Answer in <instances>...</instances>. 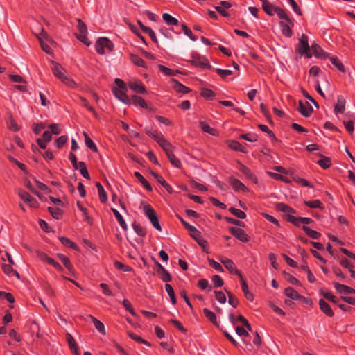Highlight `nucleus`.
I'll use <instances>...</instances> for the list:
<instances>
[{"label":"nucleus","mask_w":355,"mask_h":355,"mask_svg":"<svg viewBox=\"0 0 355 355\" xmlns=\"http://www.w3.org/2000/svg\"><path fill=\"white\" fill-rule=\"evenodd\" d=\"M40 32L36 33L34 31L35 35L40 40L42 50L48 54L51 53V49L47 42H51V37L48 35L47 33L43 28H40Z\"/></svg>","instance_id":"8"},{"label":"nucleus","mask_w":355,"mask_h":355,"mask_svg":"<svg viewBox=\"0 0 355 355\" xmlns=\"http://www.w3.org/2000/svg\"><path fill=\"white\" fill-rule=\"evenodd\" d=\"M331 62L333 65H334L340 71L345 72V69L343 63L340 61V60L335 56L329 57Z\"/></svg>","instance_id":"46"},{"label":"nucleus","mask_w":355,"mask_h":355,"mask_svg":"<svg viewBox=\"0 0 355 355\" xmlns=\"http://www.w3.org/2000/svg\"><path fill=\"white\" fill-rule=\"evenodd\" d=\"M334 288L336 290L340 293L343 294H349V293H355V290L348 286L340 284L339 283H334Z\"/></svg>","instance_id":"25"},{"label":"nucleus","mask_w":355,"mask_h":355,"mask_svg":"<svg viewBox=\"0 0 355 355\" xmlns=\"http://www.w3.org/2000/svg\"><path fill=\"white\" fill-rule=\"evenodd\" d=\"M301 227L306 234L311 239H318L321 236V234L320 232L313 230L306 225H302Z\"/></svg>","instance_id":"33"},{"label":"nucleus","mask_w":355,"mask_h":355,"mask_svg":"<svg viewBox=\"0 0 355 355\" xmlns=\"http://www.w3.org/2000/svg\"><path fill=\"white\" fill-rule=\"evenodd\" d=\"M122 304L124 306V308L130 312V313L132 315L136 317L137 313L135 311V309L132 308L131 303L130 301L127 299H124L122 302Z\"/></svg>","instance_id":"56"},{"label":"nucleus","mask_w":355,"mask_h":355,"mask_svg":"<svg viewBox=\"0 0 355 355\" xmlns=\"http://www.w3.org/2000/svg\"><path fill=\"white\" fill-rule=\"evenodd\" d=\"M77 207L78 209L82 212V216L84 220L87 221L88 223H91V218L88 215L87 209L79 202H77Z\"/></svg>","instance_id":"54"},{"label":"nucleus","mask_w":355,"mask_h":355,"mask_svg":"<svg viewBox=\"0 0 355 355\" xmlns=\"http://www.w3.org/2000/svg\"><path fill=\"white\" fill-rule=\"evenodd\" d=\"M132 227L138 236H144L146 235V232L145 229L139 224L135 223L132 224Z\"/></svg>","instance_id":"57"},{"label":"nucleus","mask_w":355,"mask_h":355,"mask_svg":"<svg viewBox=\"0 0 355 355\" xmlns=\"http://www.w3.org/2000/svg\"><path fill=\"white\" fill-rule=\"evenodd\" d=\"M229 182L232 187L236 191H241L243 192H246L248 191V188L236 178H230Z\"/></svg>","instance_id":"19"},{"label":"nucleus","mask_w":355,"mask_h":355,"mask_svg":"<svg viewBox=\"0 0 355 355\" xmlns=\"http://www.w3.org/2000/svg\"><path fill=\"white\" fill-rule=\"evenodd\" d=\"M113 48V43L107 37H101L95 43V49L100 55L111 52Z\"/></svg>","instance_id":"4"},{"label":"nucleus","mask_w":355,"mask_h":355,"mask_svg":"<svg viewBox=\"0 0 355 355\" xmlns=\"http://www.w3.org/2000/svg\"><path fill=\"white\" fill-rule=\"evenodd\" d=\"M58 258L62 262L63 265L66 268V269L69 271L70 274L73 273V266L67 257H66L63 254L58 253L57 254Z\"/></svg>","instance_id":"27"},{"label":"nucleus","mask_w":355,"mask_h":355,"mask_svg":"<svg viewBox=\"0 0 355 355\" xmlns=\"http://www.w3.org/2000/svg\"><path fill=\"white\" fill-rule=\"evenodd\" d=\"M67 139L68 138L67 136H60V137L55 139L54 144L57 148H61L65 144Z\"/></svg>","instance_id":"63"},{"label":"nucleus","mask_w":355,"mask_h":355,"mask_svg":"<svg viewBox=\"0 0 355 355\" xmlns=\"http://www.w3.org/2000/svg\"><path fill=\"white\" fill-rule=\"evenodd\" d=\"M130 60L137 67L146 68V64L144 60L140 58L139 55L131 54Z\"/></svg>","instance_id":"41"},{"label":"nucleus","mask_w":355,"mask_h":355,"mask_svg":"<svg viewBox=\"0 0 355 355\" xmlns=\"http://www.w3.org/2000/svg\"><path fill=\"white\" fill-rule=\"evenodd\" d=\"M165 289L170 297L171 303L173 304H176V297H175L174 290H173V287L171 286V285L169 284H166Z\"/></svg>","instance_id":"50"},{"label":"nucleus","mask_w":355,"mask_h":355,"mask_svg":"<svg viewBox=\"0 0 355 355\" xmlns=\"http://www.w3.org/2000/svg\"><path fill=\"white\" fill-rule=\"evenodd\" d=\"M78 169L79 170L80 174L86 179L89 180L90 176L88 173L87 168L86 167V164L83 162H78Z\"/></svg>","instance_id":"49"},{"label":"nucleus","mask_w":355,"mask_h":355,"mask_svg":"<svg viewBox=\"0 0 355 355\" xmlns=\"http://www.w3.org/2000/svg\"><path fill=\"white\" fill-rule=\"evenodd\" d=\"M126 91L123 89H117L116 87L112 89V92L116 98L125 104H130L131 101L126 94Z\"/></svg>","instance_id":"15"},{"label":"nucleus","mask_w":355,"mask_h":355,"mask_svg":"<svg viewBox=\"0 0 355 355\" xmlns=\"http://www.w3.org/2000/svg\"><path fill=\"white\" fill-rule=\"evenodd\" d=\"M160 278L165 282H168L171 280V277L169 272L161 265L159 264Z\"/></svg>","instance_id":"45"},{"label":"nucleus","mask_w":355,"mask_h":355,"mask_svg":"<svg viewBox=\"0 0 355 355\" xmlns=\"http://www.w3.org/2000/svg\"><path fill=\"white\" fill-rule=\"evenodd\" d=\"M345 110V100L342 96H338L337 102L334 107V112L336 114H343Z\"/></svg>","instance_id":"22"},{"label":"nucleus","mask_w":355,"mask_h":355,"mask_svg":"<svg viewBox=\"0 0 355 355\" xmlns=\"http://www.w3.org/2000/svg\"><path fill=\"white\" fill-rule=\"evenodd\" d=\"M18 196L28 205L30 207L36 208L38 207V202L36 199L32 197L28 192L24 190H19L18 191Z\"/></svg>","instance_id":"12"},{"label":"nucleus","mask_w":355,"mask_h":355,"mask_svg":"<svg viewBox=\"0 0 355 355\" xmlns=\"http://www.w3.org/2000/svg\"><path fill=\"white\" fill-rule=\"evenodd\" d=\"M51 68L53 75L59 78L62 83L70 88H76L78 87L76 83L70 77L67 76L64 73V69L58 63L53 62Z\"/></svg>","instance_id":"1"},{"label":"nucleus","mask_w":355,"mask_h":355,"mask_svg":"<svg viewBox=\"0 0 355 355\" xmlns=\"http://www.w3.org/2000/svg\"><path fill=\"white\" fill-rule=\"evenodd\" d=\"M228 296V303L232 306L234 308H236L239 304L238 299L232 294L230 291L225 290Z\"/></svg>","instance_id":"59"},{"label":"nucleus","mask_w":355,"mask_h":355,"mask_svg":"<svg viewBox=\"0 0 355 355\" xmlns=\"http://www.w3.org/2000/svg\"><path fill=\"white\" fill-rule=\"evenodd\" d=\"M215 297L216 300L220 304H225L226 302V296L223 291H215Z\"/></svg>","instance_id":"62"},{"label":"nucleus","mask_w":355,"mask_h":355,"mask_svg":"<svg viewBox=\"0 0 355 355\" xmlns=\"http://www.w3.org/2000/svg\"><path fill=\"white\" fill-rule=\"evenodd\" d=\"M66 339H67V344H68L71 351L72 352V353L74 355H80L78 346L74 338L72 336V335L69 333H67Z\"/></svg>","instance_id":"17"},{"label":"nucleus","mask_w":355,"mask_h":355,"mask_svg":"<svg viewBox=\"0 0 355 355\" xmlns=\"http://www.w3.org/2000/svg\"><path fill=\"white\" fill-rule=\"evenodd\" d=\"M78 33L76 36L78 40L84 43L87 46H90L91 42L87 38V29L86 25L80 19H78Z\"/></svg>","instance_id":"9"},{"label":"nucleus","mask_w":355,"mask_h":355,"mask_svg":"<svg viewBox=\"0 0 355 355\" xmlns=\"http://www.w3.org/2000/svg\"><path fill=\"white\" fill-rule=\"evenodd\" d=\"M185 60L196 67L204 69H210L211 67L208 59L205 56L201 55L196 52H192L190 58Z\"/></svg>","instance_id":"2"},{"label":"nucleus","mask_w":355,"mask_h":355,"mask_svg":"<svg viewBox=\"0 0 355 355\" xmlns=\"http://www.w3.org/2000/svg\"><path fill=\"white\" fill-rule=\"evenodd\" d=\"M49 211L51 213L52 217L57 220L60 219L63 214L62 207L60 206H49Z\"/></svg>","instance_id":"28"},{"label":"nucleus","mask_w":355,"mask_h":355,"mask_svg":"<svg viewBox=\"0 0 355 355\" xmlns=\"http://www.w3.org/2000/svg\"><path fill=\"white\" fill-rule=\"evenodd\" d=\"M59 240L64 245L71 249H73L74 250H79L78 245L67 237L62 236L59 238Z\"/></svg>","instance_id":"35"},{"label":"nucleus","mask_w":355,"mask_h":355,"mask_svg":"<svg viewBox=\"0 0 355 355\" xmlns=\"http://www.w3.org/2000/svg\"><path fill=\"white\" fill-rule=\"evenodd\" d=\"M275 14L278 16L279 18H280L282 19H285L287 22H288L291 24H292V21L291 20V19L288 16V15L286 12V11L284 10H283L282 8H281L279 7H277V8L276 10V12H275Z\"/></svg>","instance_id":"52"},{"label":"nucleus","mask_w":355,"mask_h":355,"mask_svg":"<svg viewBox=\"0 0 355 355\" xmlns=\"http://www.w3.org/2000/svg\"><path fill=\"white\" fill-rule=\"evenodd\" d=\"M83 135L85 137V141L87 147L92 150V151L96 152L98 149L94 142L91 139V138L86 132H84Z\"/></svg>","instance_id":"47"},{"label":"nucleus","mask_w":355,"mask_h":355,"mask_svg":"<svg viewBox=\"0 0 355 355\" xmlns=\"http://www.w3.org/2000/svg\"><path fill=\"white\" fill-rule=\"evenodd\" d=\"M304 204L310 208H318L320 209H323L324 208V205L320 200L304 201Z\"/></svg>","instance_id":"43"},{"label":"nucleus","mask_w":355,"mask_h":355,"mask_svg":"<svg viewBox=\"0 0 355 355\" xmlns=\"http://www.w3.org/2000/svg\"><path fill=\"white\" fill-rule=\"evenodd\" d=\"M227 146L229 148L236 151L244 152L243 147L241 146V144L235 140L228 141Z\"/></svg>","instance_id":"48"},{"label":"nucleus","mask_w":355,"mask_h":355,"mask_svg":"<svg viewBox=\"0 0 355 355\" xmlns=\"http://www.w3.org/2000/svg\"><path fill=\"white\" fill-rule=\"evenodd\" d=\"M199 125L203 132L208 133L211 135H217L216 130L210 127L206 122L200 121L199 123Z\"/></svg>","instance_id":"37"},{"label":"nucleus","mask_w":355,"mask_h":355,"mask_svg":"<svg viewBox=\"0 0 355 355\" xmlns=\"http://www.w3.org/2000/svg\"><path fill=\"white\" fill-rule=\"evenodd\" d=\"M252 329L250 328V329H248V328H246L245 327H244L243 325H242V327H237L236 328V333L239 336H248V332L250 331H251Z\"/></svg>","instance_id":"61"},{"label":"nucleus","mask_w":355,"mask_h":355,"mask_svg":"<svg viewBox=\"0 0 355 355\" xmlns=\"http://www.w3.org/2000/svg\"><path fill=\"white\" fill-rule=\"evenodd\" d=\"M181 221L184 227L190 232L191 236L196 241L198 245L202 248L203 250H205L207 247V241L202 237L200 232L194 226L186 223L182 219H181Z\"/></svg>","instance_id":"5"},{"label":"nucleus","mask_w":355,"mask_h":355,"mask_svg":"<svg viewBox=\"0 0 355 355\" xmlns=\"http://www.w3.org/2000/svg\"><path fill=\"white\" fill-rule=\"evenodd\" d=\"M298 111L303 116L309 117L313 112V107L309 103H304L302 101H299Z\"/></svg>","instance_id":"16"},{"label":"nucleus","mask_w":355,"mask_h":355,"mask_svg":"<svg viewBox=\"0 0 355 355\" xmlns=\"http://www.w3.org/2000/svg\"><path fill=\"white\" fill-rule=\"evenodd\" d=\"M311 47L309 45V37L306 35L302 34L299 39V44H297L295 51L301 55H305L307 58L312 57L311 53Z\"/></svg>","instance_id":"3"},{"label":"nucleus","mask_w":355,"mask_h":355,"mask_svg":"<svg viewBox=\"0 0 355 355\" xmlns=\"http://www.w3.org/2000/svg\"><path fill=\"white\" fill-rule=\"evenodd\" d=\"M2 270L7 275L10 277L15 276L17 279H19V273L13 270L11 264H3L2 266Z\"/></svg>","instance_id":"34"},{"label":"nucleus","mask_w":355,"mask_h":355,"mask_svg":"<svg viewBox=\"0 0 355 355\" xmlns=\"http://www.w3.org/2000/svg\"><path fill=\"white\" fill-rule=\"evenodd\" d=\"M146 133L150 137H152L156 142L162 146L168 140L161 134L157 131L153 130L151 127H146L145 128Z\"/></svg>","instance_id":"14"},{"label":"nucleus","mask_w":355,"mask_h":355,"mask_svg":"<svg viewBox=\"0 0 355 355\" xmlns=\"http://www.w3.org/2000/svg\"><path fill=\"white\" fill-rule=\"evenodd\" d=\"M279 26L281 27V31H282V34L287 37H291L292 35V30H291V27L293 26V23L292 22V24H291L290 23H285L284 21H281L279 23Z\"/></svg>","instance_id":"26"},{"label":"nucleus","mask_w":355,"mask_h":355,"mask_svg":"<svg viewBox=\"0 0 355 355\" xmlns=\"http://www.w3.org/2000/svg\"><path fill=\"white\" fill-rule=\"evenodd\" d=\"M162 148L166 153L170 163L176 168H180L181 162L173 153L174 147L169 141L162 145Z\"/></svg>","instance_id":"6"},{"label":"nucleus","mask_w":355,"mask_h":355,"mask_svg":"<svg viewBox=\"0 0 355 355\" xmlns=\"http://www.w3.org/2000/svg\"><path fill=\"white\" fill-rule=\"evenodd\" d=\"M229 211L233 214L234 216L240 218V219H245L246 218V214L244 211H243L241 209L234 208V207H230L229 209Z\"/></svg>","instance_id":"53"},{"label":"nucleus","mask_w":355,"mask_h":355,"mask_svg":"<svg viewBox=\"0 0 355 355\" xmlns=\"http://www.w3.org/2000/svg\"><path fill=\"white\" fill-rule=\"evenodd\" d=\"M229 230L231 234L240 241L243 243H247L249 241L250 236L243 229L231 227L229 228Z\"/></svg>","instance_id":"11"},{"label":"nucleus","mask_w":355,"mask_h":355,"mask_svg":"<svg viewBox=\"0 0 355 355\" xmlns=\"http://www.w3.org/2000/svg\"><path fill=\"white\" fill-rule=\"evenodd\" d=\"M239 170L245 175L248 178L253 180L255 179V176L251 173L250 169L243 164H239Z\"/></svg>","instance_id":"51"},{"label":"nucleus","mask_w":355,"mask_h":355,"mask_svg":"<svg viewBox=\"0 0 355 355\" xmlns=\"http://www.w3.org/2000/svg\"><path fill=\"white\" fill-rule=\"evenodd\" d=\"M262 8L270 16H272L275 14L277 6H275L268 1L262 4Z\"/></svg>","instance_id":"36"},{"label":"nucleus","mask_w":355,"mask_h":355,"mask_svg":"<svg viewBox=\"0 0 355 355\" xmlns=\"http://www.w3.org/2000/svg\"><path fill=\"white\" fill-rule=\"evenodd\" d=\"M241 282V285L242 288V291L243 292V294L247 300L249 301H253L254 300V295L253 294L249 291L248 284L244 280L243 277H241V278H239Z\"/></svg>","instance_id":"23"},{"label":"nucleus","mask_w":355,"mask_h":355,"mask_svg":"<svg viewBox=\"0 0 355 355\" xmlns=\"http://www.w3.org/2000/svg\"><path fill=\"white\" fill-rule=\"evenodd\" d=\"M219 261L231 274L236 275L239 278L243 277L241 272L237 269L232 260L225 257H221L219 258Z\"/></svg>","instance_id":"10"},{"label":"nucleus","mask_w":355,"mask_h":355,"mask_svg":"<svg viewBox=\"0 0 355 355\" xmlns=\"http://www.w3.org/2000/svg\"><path fill=\"white\" fill-rule=\"evenodd\" d=\"M203 313L207 320H209L213 324L218 325L216 315L213 311L207 308H205L203 309Z\"/></svg>","instance_id":"44"},{"label":"nucleus","mask_w":355,"mask_h":355,"mask_svg":"<svg viewBox=\"0 0 355 355\" xmlns=\"http://www.w3.org/2000/svg\"><path fill=\"white\" fill-rule=\"evenodd\" d=\"M173 88L178 93H181L183 94H187L189 92L190 89L181 84L179 81L173 79L171 81Z\"/></svg>","instance_id":"21"},{"label":"nucleus","mask_w":355,"mask_h":355,"mask_svg":"<svg viewBox=\"0 0 355 355\" xmlns=\"http://www.w3.org/2000/svg\"><path fill=\"white\" fill-rule=\"evenodd\" d=\"M135 176L146 189H147L148 191L152 190V187L150 186L149 182L144 178V177L139 172H135Z\"/></svg>","instance_id":"39"},{"label":"nucleus","mask_w":355,"mask_h":355,"mask_svg":"<svg viewBox=\"0 0 355 355\" xmlns=\"http://www.w3.org/2000/svg\"><path fill=\"white\" fill-rule=\"evenodd\" d=\"M277 208L279 211L284 212V213H286V214H289V213H294L295 211L293 210V208H291V207H289L288 205L284 204V203H279L277 205ZM289 214H288V216Z\"/></svg>","instance_id":"58"},{"label":"nucleus","mask_w":355,"mask_h":355,"mask_svg":"<svg viewBox=\"0 0 355 355\" xmlns=\"http://www.w3.org/2000/svg\"><path fill=\"white\" fill-rule=\"evenodd\" d=\"M130 101L131 103H132L135 105H139L142 108L145 109L148 107L147 103L145 101V100L140 96L134 95L132 96Z\"/></svg>","instance_id":"38"},{"label":"nucleus","mask_w":355,"mask_h":355,"mask_svg":"<svg viewBox=\"0 0 355 355\" xmlns=\"http://www.w3.org/2000/svg\"><path fill=\"white\" fill-rule=\"evenodd\" d=\"M89 317L91 318L92 322L94 323L95 328L97 331L101 333L102 335H105L106 330L105 326L102 322L98 320L97 318L94 317L93 315H89Z\"/></svg>","instance_id":"31"},{"label":"nucleus","mask_w":355,"mask_h":355,"mask_svg":"<svg viewBox=\"0 0 355 355\" xmlns=\"http://www.w3.org/2000/svg\"><path fill=\"white\" fill-rule=\"evenodd\" d=\"M96 186L98 189V196L101 202L103 203L106 202L107 200V196L103 187L100 182H96Z\"/></svg>","instance_id":"40"},{"label":"nucleus","mask_w":355,"mask_h":355,"mask_svg":"<svg viewBox=\"0 0 355 355\" xmlns=\"http://www.w3.org/2000/svg\"><path fill=\"white\" fill-rule=\"evenodd\" d=\"M208 262L209 266L214 270L220 272H224L223 268L220 263L214 261V259H208Z\"/></svg>","instance_id":"60"},{"label":"nucleus","mask_w":355,"mask_h":355,"mask_svg":"<svg viewBox=\"0 0 355 355\" xmlns=\"http://www.w3.org/2000/svg\"><path fill=\"white\" fill-rule=\"evenodd\" d=\"M162 19L168 26H177L179 22L176 18L168 13H164L162 15Z\"/></svg>","instance_id":"42"},{"label":"nucleus","mask_w":355,"mask_h":355,"mask_svg":"<svg viewBox=\"0 0 355 355\" xmlns=\"http://www.w3.org/2000/svg\"><path fill=\"white\" fill-rule=\"evenodd\" d=\"M287 220L297 227H301V224L309 225L313 223V220L307 217H296L293 215L287 216Z\"/></svg>","instance_id":"13"},{"label":"nucleus","mask_w":355,"mask_h":355,"mask_svg":"<svg viewBox=\"0 0 355 355\" xmlns=\"http://www.w3.org/2000/svg\"><path fill=\"white\" fill-rule=\"evenodd\" d=\"M284 294L293 300H298L302 298V295H300L293 288L288 287L284 290Z\"/></svg>","instance_id":"29"},{"label":"nucleus","mask_w":355,"mask_h":355,"mask_svg":"<svg viewBox=\"0 0 355 355\" xmlns=\"http://www.w3.org/2000/svg\"><path fill=\"white\" fill-rule=\"evenodd\" d=\"M311 49L316 58L324 59L329 57V55L316 43L312 44Z\"/></svg>","instance_id":"20"},{"label":"nucleus","mask_w":355,"mask_h":355,"mask_svg":"<svg viewBox=\"0 0 355 355\" xmlns=\"http://www.w3.org/2000/svg\"><path fill=\"white\" fill-rule=\"evenodd\" d=\"M319 305H320V310L324 313L326 314L327 316L329 317H332L334 315V311L333 310L331 309V306H329V304L325 302L324 300L322 299H320L319 300Z\"/></svg>","instance_id":"24"},{"label":"nucleus","mask_w":355,"mask_h":355,"mask_svg":"<svg viewBox=\"0 0 355 355\" xmlns=\"http://www.w3.org/2000/svg\"><path fill=\"white\" fill-rule=\"evenodd\" d=\"M8 127L12 131H18L19 128L12 117H10L7 122Z\"/></svg>","instance_id":"64"},{"label":"nucleus","mask_w":355,"mask_h":355,"mask_svg":"<svg viewBox=\"0 0 355 355\" xmlns=\"http://www.w3.org/2000/svg\"><path fill=\"white\" fill-rule=\"evenodd\" d=\"M158 69L166 76H172L178 73V71H175L174 70L161 64L158 65Z\"/></svg>","instance_id":"55"},{"label":"nucleus","mask_w":355,"mask_h":355,"mask_svg":"<svg viewBox=\"0 0 355 355\" xmlns=\"http://www.w3.org/2000/svg\"><path fill=\"white\" fill-rule=\"evenodd\" d=\"M128 87L130 89L138 94H145L146 92L144 85L139 80L129 82Z\"/></svg>","instance_id":"18"},{"label":"nucleus","mask_w":355,"mask_h":355,"mask_svg":"<svg viewBox=\"0 0 355 355\" xmlns=\"http://www.w3.org/2000/svg\"><path fill=\"white\" fill-rule=\"evenodd\" d=\"M144 212L146 217L150 221L152 225L159 232H162V229L159 223L158 217L155 211L150 205H145L144 206Z\"/></svg>","instance_id":"7"},{"label":"nucleus","mask_w":355,"mask_h":355,"mask_svg":"<svg viewBox=\"0 0 355 355\" xmlns=\"http://www.w3.org/2000/svg\"><path fill=\"white\" fill-rule=\"evenodd\" d=\"M151 174L157 182L162 184V186L164 187L168 192L171 193L172 191L171 187L164 180L162 176L155 172H151Z\"/></svg>","instance_id":"30"},{"label":"nucleus","mask_w":355,"mask_h":355,"mask_svg":"<svg viewBox=\"0 0 355 355\" xmlns=\"http://www.w3.org/2000/svg\"><path fill=\"white\" fill-rule=\"evenodd\" d=\"M111 210H112V213L114 214L116 220L118 221L120 226L121 227V228L123 229L124 230H127L128 225H127L125 220L123 219V216L119 213V211L117 209H116L115 208H111Z\"/></svg>","instance_id":"32"}]
</instances>
